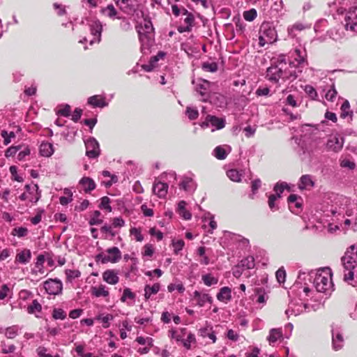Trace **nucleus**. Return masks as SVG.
<instances>
[{
  "mask_svg": "<svg viewBox=\"0 0 357 357\" xmlns=\"http://www.w3.org/2000/svg\"><path fill=\"white\" fill-rule=\"evenodd\" d=\"M289 68H291L289 65L287 66L285 56L280 55L268 68L266 77L271 82H278L280 79L294 80L302 73L301 68H294V70H290Z\"/></svg>",
  "mask_w": 357,
  "mask_h": 357,
  "instance_id": "nucleus-1",
  "label": "nucleus"
},
{
  "mask_svg": "<svg viewBox=\"0 0 357 357\" xmlns=\"http://www.w3.org/2000/svg\"><path fill=\"white\" fill-rule=\"evenodd\" d=\"M307 276H309L310 280L313 278V286L318 292L327 293L333 287L332 273L329 268L318 271L317 273L311 271Z\"/></svg>",
  "mask_w": 357,
  "mask_h": 357,
  "instance_id": "nucleus-2",
  "label": "nucleus"
},
{
  "mask_svg": "<svg viewBox=\"0 0 357 357\" xmlns=\"http://www.w3.org/2000/svg\"><path fill=\"white\" fill-rule=\"evenodd\" d=\"M342 264L344 271H348V273H344V280L349 282L354 280V269L357 265V250L355 245H351L341 258Z\"/></svg>",
  "mask_w": 357,
  "mask_h": 357,
  "instance_id": "nucleus-3",
  "label": "nucleus"
},
{
  "mask_svg": "<svg viewBox=\"0 0 357 357\" xmlns=\"http://www.w3.org/2000/svg\"><path fill=\"white\" fill-rule=\"evenodd\" d=\"M87 24L89 27L91 34L93 36V39L90 41L92 45L94 43H99L101 40V33L102 31V24L97 18H86Z\"/></svg>",
  "mask_w": 357,
  "mask_h": 357,
  "instance_id": "nucleus-4",
  "label": "nucleus"
},
{
  "mask_svg": "<svg viewBox=\"0 0 357 357\" xmlns=\"http://www.w3.org/2000/svg\"><path fill=\"white\" fill-rule=\"evenodd\" d=\"M342 24L347 31L357 33V7H351L346 11Z\"/></svg>",
  "mask_w": 357,
  "mask_h": 357,
  "instance_id": "nucleus-5",
  "label": "nucleus"
},
{
  "mask_svg": "<svg viewBox=\"0 0 357 357\" xmlns=\"http://www.w3.org/2000/svg\"><path fill=\"white\" fill-rule=\"evenodd\" d=\"M291 56L294 57V61H289V65L290 68L302 69L305 66L307 65L306 59L307 53L305 49H294L291 52Z\"/></svg>",
  "mask_w": 357,
  "mask_h": 357,
  "instance_id": "nucleus-6",
  "label": "nucleus"
},
{
  "mask_svg": "<svg viewBox=\"0 0 357 357\" xmlns=\"http://www.w3.org/2000/svg\"><path fill=\"white\" fill-rule=\"evenodd\" d=\"M106 252L108 254H114L113 257H109L105 255L102 252L99 253L95 257L96 261H101L102 264H106L107 262L116 263L119 261L121 258V253L119 249L117 247H112L108 248Z\"/></svg>",
  "mask_w": 357,
  "mask_h": 357,
  "instance_id": "nucleus-7",
  "label": "nucleus"
},
{
  "mask_svg": "<svg viewBox=\"0 0 357 357\" xmlns=\"http://www.w3.org/2000/svg\"><path fill=\"white\" fill-rule=\"evenodd\" d=\"M86 147V155L89 158H97L100 154V149L98 142L93 137H90L84 140Z\"/></svg>",
  "mask_w": 357,
  "mask_h": 357,
  "instance_id": "nucleus-8",
  "label": "nucleus"
},
{
  "mask_svg": "<svg viewBox=\"0 0 357 357\" xmlns=\"http://www.w3.org/2000/svg\"><path fill=\"white\" fill-rule=\"evenodd\" d=\"M139 39L141 43V52L144 54H149L150 48L154 43V34H149L142 32V31H138Z\"/></svg>",
  "mask_w": 357,
  "mask_h": 357,
  "instance_id": "nucleus-9",
  "label": "nucleus"
},
{
  "mask_svg": "<svg viewBox=\"0 0 357 357\" xmlns=\"http://www.w3.org/2000/svg\"><path fill=\"white\" fill-rule=\"evenodd\" d=\"M44 288L50 295H58L61 293L63 284L59 279H49L44 282Z\"/></svg>",
  "mask_w": 357,
  "mask_h": 357,
  "instance_id": "nucleus-10",
  "label": "nucleus"
},
{
  "mask_svg": "<svg viewBox=\"0 0 357 357\" xmlns=\"http://www.w3.org/2000/svg\"><path fill=\"white\" fill-rule=\"evenodd\" d=\"M209 125L216 130H220L225 126V119L208 114L206 116L205 121L202 123L201 127L204 128L208 127Z\"/></svg>",
  "mask_w": 357,
  "mask_h": 357,
  "instance_id": "nucleus-11",
  "label": "nucleus"
},
{
  "mask_svg": "<svg viewBox=\"0 0 357 357\" xmlns=\"http://www.w3.org/2000/svg\"><path fill=\"white\" fill-rule=\"evenodd\" d=\"M343 144L344 137L339 135H335L328 139L326 146L328 151L338 152L342 149Z\"/></svg>",
  "mask_w": 357,
  "mask_h": 357,
  "instance_id": "nucleus-12",
  "label": "nucleus"
},
{
  "mask_svg": "<svg viewBox=\"0 0 357 357\" xmlns=\"http://www.w3.org/2000/svg\"><path fill=\"white\" fill-rule=\"evenodd\" d=\"M210 84L211 83L208 81L200 79L195 85V91L202 96L203 102H207L210 97Z\"/></svg>",
  "mask_w": 357,
  "mask_h": 357,
  "instance_id": "nucleus-13",
  "label": "nucleus"
},
{
  "mask_svg": "<svg viewBox=\"0 0 357 357\" xmlns=\"http://www.w3.org/2000/svg\"><path fill=\"white\" fill-rule=\"evenodd\" d=\"M121 10L127 15H132L136 10L135 0H114Z\"/></svg>",
  "mask_w": 357,
  "mask_h": 357,
  "instance_id": "nucleus-14",
  "label": "nucleus"
},
{
  "mask_svg": "<svg viewBox=\"0 0 357 357\" xmlns=\"http://www.w3.org/2000/svg\"><path fill=\"white\" fill-rule=\"evenodd\" d=\"M259 34L264 35L271 43L276 40L277 33L269 23H264L259 29Z\"/></svg>",
  "mask_w": 357,
  "mask_h": 357,
  "instance_id": "nucleus-15",
  "label": "nucleus"
},
{
  "mask_svg": "<svg viewBox=\"0 0 357 357\" xmlns=\"http://www.w3.org/2000/svg\"><path fill=\"white\" fill-rule=\"evenodd\" d=\"M79 185H81L85 193H90L96 187L95 181L87 176L82 177L79 181Z\"/></svg>",
  "mask_w": 357,
  "mask_h": 357,
  "instance_id": "nucleus-16",
  "label": "nucleus"
},
{
  "mask_svg": "<svg viewBox=\"0 0 357 357\" xmlns=\"http://www.w3.org/2000/svg\"><path fill=\"white\" fill-rule=\"evenodd\" d=\"M168 185L166 183L158 181L155 183L153 186V191L154 194L157 195L158 197L163 198L167 193Z\"/></svg>",
  "mask_w": 357,
  "mask_h": 357,
  "instance_id": "nucleus-17",
  "label": "nucleus"
},
{
  "mask_svg": "<svg viewBox=\"0 0 357 357\" xmlns=\"http://www.w3.org/2000/svg\"><path fill=\"white\" fill-rule=\"evenodd\" d=\"M193 297L194 299L197 301V304L200 307L204 306L206 302L209 303H212L213 302V298L209 294H201L198 291H195L193 293Z\"/></svg>",
  "mask_w": 357,
  "mask_h": 357,
  "instance_id": "nucleus-18",
  "label": "nucleus"
},
{
  "mask_svg": "<svg viewBox=\"0 0 357 357\" xmlns=\"http://www.w3.org/2000/svg\"><path fill=\"white\" fill-rule=\"evenodd\" d=\"M137 31L139 30L142 31V32L149 33V34H154V28L153 26V24L150 17H145L144 18V22L140 25L136 26Z\"/></svg>",
  "mask_w": 357,
  "mask_h": 357,
  "instance_id": "nucleus-19",
  "label": "nucleus"
},
{
  "mask_svg": "<svg viewBox=\"0 0 357 357\" xmlns=\"http://www.w3.org/2000/svg\"><path fill=\"white\" fill-rule=\"evenodd\" d=\"M102 279L109 284H116L119 282V278L114 270L108 269L102 273Z\"/></svg>",
  "mask_w": 357,
  "mask_h": 357,
  "instance_id": "nucleus-20",
  "label": "nucleus"
},
{
  "mask_svg": "<svg viewBox=\"0 0 357 357\" xmlns=\"http://www.w3.org/2000/svg\"><path fill=\"white\" fill-rule=\"evenodd\" d=\"M332 342L335 350H339L343 347L344 339L338 331L332 330Z\"/></svg>",
  "mask_w": 357,
  "mask_h": 357,
  "instance_id": "nucleus-21",
  "label": "nucleus"
},
{
  "mask_svg": "<svg viewBox=\"0 0 357 357\" xmlns=\"http://www.w3.org/2000/svg\"><path fill=\"white\" fill-rule=\"evenodd\" d=\"M255 266V261L253 256H248L242 259L238 264V267L243 270H250Z\"/></svg>",
  "mask_w": 357,
  "mask_h": 357,
  "instance_id": "nucleus-22",
  "label": "nucleus"
},
{
  "mask_svg": "<svg viewBox=\"0 0 357 357\" xmlns=\"http://www.w3.org/2000/svg\"><path fill=\"white\" fill-rule=\"evenodd\" d=\"M89 105H92L93 107L103 108L108 105V103L105 100V98H99V96L95 95L88 98L87 101Z\"/></svg>",
  "mask_w": 357,
  "mask_h": 357,
  "instance_id": "nucleus-23",
  "label": "nucleus"
},
{
  "mask_svg": "<svg viewBox=\"0 0 357 357\" xmlns=\"http://www.w3.org/2000/svg\"><path fill=\"white\" fill-rule=\"evenodd\" d=\"M181 188L187 192H192L197 188L195 181L189 177H185L182 182L179 184Z\"/></svg>",
  "mask_w": 357,
  "mask_h": 357,
  "instance_id": "nucleus-24",
  "label": "nucleus"
},
{
  "mask_svg": "<svg viewBox=\"0 0 357 357\" xmlns=\"http://www.w3.org/2000/svg\"><path fill=\"white\" fill-rule=\"evenodd\" d=\"M314 182L312 181V176L309 174L303 175L299 180L298 188L300 190L307 189L308 187H314Z\"/></svg>",
  "mask_w": 357,
  "mask_h": 357,
  "instance_id": "nucleus-25",
  "label": "nucleus"
},
{
  "mask_svg": "<svg viewBox=\"0 0 357 357\" xmlns=\"http://www.w3.org/2000/svg\"><path fill=\"white\" fill-rule=\"evenodd\" d=\"M186 202L183 200L180 201L178 204L177 213L184 220H190L192 218L191 213L185 208Z\"/></svg>",
  "mask_w": 357,
  "mask_h": 357,
  "instance_id": "nucleus-26",
  "label": "nucleus"
},
{
  "mask_svg": "<svg viewBox=\"0 0 357 357\" xmlns=\"http://www.w3.org/2000/svg\"><path fill=\"white\" fill-rule=\"evenodd\" d=\"M160 289V284L155 283L153 286L146 284L144 287V297L146 300L150 298L152 295L156 294Z\"/></svg>",
  "mask_w": 357,
  "mask_h": 357,
  "instance_id": "nucleus-27",
  "label": "nucleus"
},
{
  "mask_svg": "<svg viewBox=\"0 0 357 357\" xmlns=\"http://www.w3.org/2000/svg\"><path fill=\"white\" fill-rule=\"evenodd\" d=\"M40 154L44 157H50L54 153L53 145L49 142H43L40 146Z\"/></svg>",
  "mask_w": 357,
  "mask_h": 357,
  "instance_id": "nucleus-28",
  "label": "nucleus"
},
{
  "mask_svg": "<svg viewBox=\"0 0 357 357\" xmlns=\"http://www.w3.org/2000/svg\"><path fill=\"white\" fill-rule=\"evenodd\" d=\"M307 26L301 22H296L292 26H289L287 29L288 35L291 38H295L297 32L301 31L306 29Z\"/></svg>",
  "mask_w": 357,
  "mask_h": 357,
  "instance_id": "nucleus-29",
  "label": "nucleus"
},
{
  "mask_svg": "<svg viewBox=\"0 0 357 357\" xmlns=\"http://www.w3.org/2000/svg\"><path fill=\"white\" fill-rule=\"evenodd\" d=\"M217 298L220 301H228L231 298V289L228 287H222L217 294Z\"/></svg>",
  "mask_w": 357,
  "mask_h": 357,
  "instance_id": "nucleus-30",
  "label": "nucleus"
},
{
  "mask_svg": "<svg viewBox=\"0 0 357 357\" xmlns=\"http://www.w3.org/2000/svg\"><path fill=\"white\" fill-rule=\"evenodd\" d=\"M31 257V252L30 250L25 249L18 253L16 256V261L21 264H27L29 262Z\"/></svg>",
  "mask_w": 357,
  "mask_h": 357,
  "instance_id": "nucleus-31",
  "label": "nucleus"
},
{
  "mask_svg": "<svg viewBox=\"0 0 357 357\" xmlns=\"http://www.w3.org/2000/svg\"><path fill=\"white\" fill-rule=\"evenodd\" d=\"M341 114L340 117L342 119H345L347 116H349L351 119H352L353 112L350 110V104L347 100H345L341 106Z\"/></svg>",
  "mask_w": 357,
  "mask_h": 357,
  "instance_id": "nucleus-32",
  "label": "nucleus"
},
{
  "mask_svg": "<svg viewBox=\"0 0 357 357\" xmlns=\"http://www.w3.org/2000/svg\"><path fill=\"white\" fill-rule=\"evenodd\" d=\"M288 188V184L285 182L277 183L273 188V190L275 192V194H273V196H275L277 199L280 198L284 189Z\"/></svg>",
  "mask_w": 357,
  "mask_h": 357,
  "instance_id": "nucleus-33",
  "label": "nucleus"
},
{
  "mask_svg": "<svg viewBox=\"0 0 357 357\" xmlns=\"http://www.w3.org/2000/svg\"><path fill=\"white\" fill-rule=\"evenodd\" d=\"M92 294L96 297H107L109 296V291L105 289V287L102 284L98 287H92Z\"/></svg>",
  "mask_w": 357,
  "mask_h": 357,
  "instance_id": "nucleus-34",
  "label": "nucleus"
},
{
  "mask_svg": "<svg viewBox=\"0 0 357 357\" xmlns=\"http://www.w3.org/2000/svg\"><path fill=\"white\" fill-rule=\"evenodd\" d=\"M202 280L204 284L208 287L217 284L218 282V279L213 277L211 273L203 275L202 276Z\"/></svg>",
  "mask_w": 357,
  "mask_h": 357,
  "instance_id": "nucleus-35",
  "label": "nucleus"
},
{
  "mask_svg": "<svg viewBox=\"0 0 357 357\" xmlns=\"http://www.w3.org/2000/svg\"><path fill=\"white\" fill-rule=\"evenodd\" d=\"M282 336V332L280 329L278 328H272L269 332V335L268 337V340L269 342L274 343L280 337Z\"/></svg>",
  "mask_w": 357,
  "mask_h": 357,
  "instance_id": "nucleus-36",
  "label": "nucleus"
},
{
  "mask_svg": "<svg viewBox=\"0 0 357 357\" xmlns=\"http://www.w3.org/2000/svg\"><path fill=\"white\" fill-rule=\"evenodd\" d=\"M199 332H200L201 336H202L203 337H208L213 341V342H215L216 336H215V332L213 331L211 328H201L199 330Z\"/></svg>",
  "mask_w": 357,
  "mask_h": 357,
  "instance_id": "nucleus-37",
  "label": "nucleus"
},
{
  "mask_svg": "<svg viewBox=\"0 0 357 357\" xmlns=\"http://www.w3.org/2000/svg\"><path fill=\"white\" fill-rule=\"evenodd\" d=\"M227 176L230 180L234 182H240L241 181V174L234 169H229L227 172Z\"/></svg>",
  "mask_w": 357,
  "mask_h": 357,
  "instance_id": "nucleus-38",
  "label": "nucleus"
},
{
  "mask_svg": "<svg viewBox=\"0 0 357 357\" xmlns=\"http://www.w3.org/2000/svg\"><path fill=\"white\" fill-rule=\"evenodd\" d=\"M19 327L16 325L8 327L6 329L5 335L7 338L13 339L18 334Z\"/></svg>",
  "mask_w": 357,
  "mask_h": 357,
  "instance_id": "nucleus-39",
  "label": "nucleus"
},
{
  "mask_svg": "<svg viewBox=\"0 0 357 357\" xmlns=\"http://www.w3.org/2000/svg\"><path fill=\"white\" fill-rule=\"evenodd\" d=\"M227 154L228 153L226 152L225 149L220 146L215 147L213 150V155L218 160L225 159Z\"/></svg>",
  "mask_w": 357,
  "mask_h": 357,
  "instance_id": "nucleus-40",
  "label": "nucleus"
},
{
  "mask_svg": "<svg viewBox=\"0 0 357 357\" xmlns=\"http://www.w3.org/2000/svg\"><path fill=\"white\" fill-rule=\"evenodd\" d=\"M42 310L41 305L38 302L37 300H33L32 303L28 306L27 312L29 314H33L36 312H40Z\"/></svg>",
  "mask_w": 357,
  "mask_h": 357,
  "instance_id": "nucleus-41",
  "label": "nucleus"
},
{
  "mask_svg": "<svg viewBox=\"0 0 357 357\" xmlns=\"http://www.w3.org/2000/svg\"><path fill=\"white\" fill-rule=\"evenodd\" d=\"M100 201L101 202L100 204H99V208L100 209H105L108 212H111L112 208L110 206V199L108 197L105 196L100 199Z\"/></svg>",
  "mask_w": 357,
  "mask_h": 357,
  "instance_id": "nucleus-42",
  "label": "nucleus"
},
{
  "mask_svg": "<svg viewBox=\"0 0 357 357\" xmlns=\"http://www.w3.org/2000/svg\"><path fill=\"white\" fill-rule=\"evenodd\" d=\"M101 13L107 15L110 18L114 17L117 13L116 10L112 4H109L106 8H102Z\"/></svg>",
  "mask_w": 357,
  "mask_h": 357,
  "instance_id": "nucleus-43",
  "label": "nucleus"
},
{
  "mask_svg": "<svg viewBox=\"0 0 357 357\" xmlns=\"http://www.w3.org/2000/svg\"><path fill=\"white\" fill-rule=\"evenodd\" d=\"M202 68L205 71L214 73L218 70V64L215 62H204L202 63Z\"/></svg>",
  "mask_w": 357,
  "mask_h": 357,
  "instance_id": "nucleus-44",
  "label": "nucleus"
},
{
  "mask_svg": "<svg viewBox=\"0 0 357 357\" xmlns=\"http://www.w3.org/2000/svg\"><path fill=\"white\" fill-rule=\"evenodd\" d=\"M100 215H101V213L99 211H93V216L89 220V224L91 226L101 224L102 222V220L99 218Z\"/></svg>",
  "mask_w": 357,
  "mask_h": 357,
  "instance_id": "nucleus-45",
  "label": "nucleus"
},
{
  "mask_svg": "<svg viewBox=\"0 0 357 357\" xmlns=\"http://www.w3.org/2000/svg\"><path fill=\"white\" fill-rule=\"evenodd\" d=\"M257 15V10L255 8H252L249 10H246L243 13V17L246 21H253Z\"/></svg>",
  "mask_w": 357,
  "mask_h": 357,
  "instance_id": "nucleus-46",
  "label": "nucleus"
},
{
  "mask_svg": "<svg viewBox=\"0 0 357 357\" xmlns=\"http://www.w3.org/2000/svg\"><path fill=\"white\" fill-rule=\"evenodd\" d=\"M256 296H257V301L259 303H264L266 301L265 291L262 287H257L255 289Z\"/></svg>",
  "mask_w": 357,
  "mask_h": 357,
  "instance_id": "nucleus-47",
  "label": "nucleus"
},
{
  "mask_svg": "<svg viewBox=\"0 0 357 357\" xmlns=\"http://www.w3.org/2000/svg\"><path fill=\"white\" fill-rule=\"evenodd\" d=\"M127 298L130 300H135V294L132 292L129 288L124 289L123 295L120 300L121 302H126Z\"/></svg>",
  "mask_w": 357,
  "mask_h": 357,
  "instance_id": "nucleus-48",
  "label": "nucleus"
},
{
  "mask_svg": "<svg viewBox=\"0 0 357 357\" xmlns=\"http://www.w3.org/2000/svg\"><path fill=\"white\" fill-rule=\"evenodd\" d=\"M63 108L59 109L56 114L58 116L68 117L70 115V106L68 104L61 105Z\"/></svg>",
  "mask_w": 357,
  "mask_h": 357,
  "instance_id": "nucleus-49",
  "label": "nucleus"
},
{
  "mask_svg": "<svg viewBox=\"0 0 357 357\" xmlns=\"http://www.w3.org/2000/svg\"><path fill=\"white\" fill-rule=\"evenodd\" d=\"M301 199V197L296 194H291L287 198V202L289 204H295V206L298 208L301 207V203L298 202V199Z\"/></svg>",
  "mask_w": 357,
  "mask_h": 357,
  "instance_id": "nucleus-50",
  "label": "nucleus"
},
{
  "mask_svg": "<svg viewBox=\"0 0 357 357\" xmlns=\"http://www.w3.org/2000/svg\"><path fill=\"white\" fill-rule=\"evenodd\" d=\"M52 317L55 319H64L66 317V314L63 309L55 308L53 310Z\"/></svg>",
  "mask_w": 357,
  "mask_h": 357,
  "instance_id": "nucleus-51",
  "label": "nucleus"
},
{
  "mask_svg": "<svg viewBox=\"0 0 357 357\" xmlns=\"http://www.w3.org/2000/svg\"><path fill=\"white\" fill-rule=\"evenodd\" d=\"M28 234V229L26 227H16L13 229L12 234L17 235L18 237H24Z\"/></svg>",
  "mask_w": 357,
  "mask_h": 357,
  "instance_id": "nucleus-52",
  "label": "nucleus"
},
{
  "mask_svg": "<svg viewBox=\"0 0 357 357\" xmlns=\"http://www.w3.org/2000/svg\"><path fill=\"white\" fill-rule=\"evenodd\" d=\"M185 113L188 119L191 121L197 119L199 116L198 111L196 109L192 108L190 107H187Z\"/></svg>",
  "mask_w": 357,
  "mask_h": 357,
  "instance_id": "nucleus-53",
  "label": "nucleus"
},
{
  "mask_svg": "<svg viewBox=\"0 0 357 357\" xmlns=\"http://www.w3.org/2000/svg\"><path fill=\"white\" fill-rule=\"evenodd\" d=\"M184 245L185 243L182 239L178 240L176 241L173 240L172 246L174 248V253L177 255L179 252V251H181L183 249Z\"/></svg>",
  "mask_w": 357,
  "mask_h": 357,
  "instance_id": "nucleus-54",
  "label": "nucleus"
},
{
  "mask_svg": "<svg viewBox=\"0 0 357 357\" xmlns=\"http://www.w3.org/2000/svg\"><path fill=\"white\" fill-rule=\"evenodd\" d=\"M22 148V146H11L5 152V156L6 158H9L13 156L16 154V153L20 151Z\"/></svg>",
  "mask_w": 357,
  "mask_h": 357,
  "instance_id": "nucleus-55",
  "label": "nucleus"
},
{
  "mask_svg": "<svg viewBox=\"0 0 357 357\" xmlns=\"http://www.w3.org/2000/svg\"><path fill=\"white\" fill-rule=\"evenodd\" d=\"M278 282L281 284L284 283L286 278V272L283 267L280 268L275 273Z\"/></svg>",
  "mask_w": 357,
  "mask_h": 357,
  "instance_id": "nucleus-56",
  "label": "nucleus"
},
{
  "mask_svg": "<svg viewBox=\"0 0 357 357\" xmlns=\"http://www.w3.org/2000/svg\"><path fill=\"white\" fill-rule=\"evenodd\" d=\"M97 319H101L103 328H107L109 326V321L112 320L114 319V317L112 314H107V315L103 317L98 316Z\"/></svg>",
  "mask_w": 357,
  "mask_h": 357,
  "instance_id": "nucleus-57",
  "label": "nucleus"
},
{
  "mask_svg": "<svg viewBox=\"0 0 357 357\" xmlns=\"http://www.w3.org/2000/svg\"><path fill=\"white\" fill-rule=\"evenodd\" d=\"M337 94V92L335 89L334 84H333V85L331 86V89L327 91L325 97L328 100L333 101L334 98L336 97Z\"/></svg>",
  "mask_w": 357,
  "mask_h": 357,
  "instance_id": "nucleus-58",
  "label": "nucleus"
},
{
  "mask_svg": "<svg viewBox=\"0 0 357 357\" xmlns=\"http://www.w3.org/2000/svg\"><path fill=\"white\" fill-rule=\"evenodd\" d=\"M195 342V336L192 333H189L187 338L183 340V344L186 349H190V343H194Z\"/></svg>",
  "mask_w": 357,
  "mask_h": 357,
  "instance_id": "nucleus-59",
  "label": "nucleus"
},
{
  "mask_svg": "<svg viewBox=\"0 0 357 357\" xmlns=\"http://www.w3.org/2000/svg\"><path fill=\"white\" fill-rule=\"evenodd\" d=\"M277 199H278L273 196V195H269L268 204L271 211H277L279 209L278 206L275 204Z\"/></svg>",
  "mask_w": 357,
  "mask_h": 357,
  "instance_id": "nucleus-60",
  "label": "nucleus"
},
{
  "mask_svg": "<svg viewBox=\"0 0 357 357\" xmlns=\"http://www.w3.org/2000/svg\"><path fill=\"white\" fill-rule=\"evenodd\" d=\"M1 352L3 354H11L15 350V346L14 344H10L7 346L5 342H1Z\"/></svg>",
  "mask_w": 357,
  "mask_h": 357,
  "instance_id": "nucleus-61",
  "label": "nucleus"
},
{
  "mask_svg": "<svg viewBox=\"0 0 357 357\" xmlns=\"http://www.w3.org/2000/svg\"><path fill=\"white\" fill-rule=\"evenodd\" d=\"M130 234L135 236V239L137 241H142L144 239L143 235L141 234V231L135 227H132L130 230Z\"/></svg>",
  "mask_w": 357,
  "mask_h": 357,
  "instance_id": "nucleus-62",
  "label": "nucleus"
},
{
  "mask_svg": "<svg viewBox=\"0 0 357 357\" xmlns=\"http://www.w3.org/2000/svg\"><path fill=\"white\" fill-rule=\"evenodd\" d=\"M66 274L67 278L70 280L77 278L81 275L80 272L78 270H70V269H67L66 271Z\"/></svg>",
  "mask_w": 357,
  "mask_h": 357,
  "instance_id": "nucleus-63",
  "label": "nucleus"
},
{
  "mask_svg": "<svg viewBox=\"0 0 357 357\" xmlns=\"http://www.w3.org/2000/svg\"><path fill=\"white\" fill-rule=\"evenodd\" d=\"M340 166L344 168L354 169L356 167V164L349 160L344 159L340 162Z\"/></svg>",
  "mask_w": 357,
  "mask_h": 357,
  "instance_id": "nucleus-64",
  "label": "nucleus"
}]
</instances>
